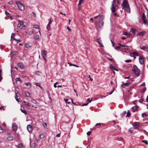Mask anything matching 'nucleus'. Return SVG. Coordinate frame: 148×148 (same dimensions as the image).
<instances>
[{"label":"nucleus","instance_id":"4468645a","mask_svg":"<svg viewBox=\"0 0 148 148\" xmlns=\"http://www.w3.org/2000/svg\"><path fill=\"white\" fill-rule=\"evenodd\" d=\"M48 20L49 21V22L48 25H47V26L46 28L47 30H50V25H51V23L52 22V21L51 19V18L48 19Z\"/></svg>","mask_w":148,"mask_h":148},{"label":"nucleus","instance_id":"4be33fe9","mask_svg":"<svg viewBox=\"0 0 148 148\" xmlns=\"http://www.w3.org/2000/svg\"><path fill=\"white\" fill-rule=\"evenodd\" d=\"M129 83H130V82H127V83H124L122 84V87L124 88L125 87V86H127L129 84Z\"/></svg>","mask_w":148,"mask_h":148},{"label":"nucleus","instance_id":"13d9d810","mask_svg":"<svg viewBox=\"0 0 148 148\" xmlns=\"http://www.w3.org/2000/svg\"><path fill=\"white\" fill-rule=\"evenodd\" d=\"M91 132V131H88L87 132V134L88 135H90Z\"/></svg>","mask_w":148,"mask_h":148},{"label":"nucleus","instance_id":"7ed1b4c3","mask_svg":"<svg viewBox=\"0 0 148 148\" xmlns=\"http://www.w3.org/2000/svg\"><path fill=\"white\" fill-rule=\"evenodd\" d=\"M16 3L20 10H24V6L21 2L18 1H16Z\"/></svg>","mask_w":148,"mask_h":148},{"label":"nucleus","instance_id":"473e14b6","mask_svg":"<svg viewBox=\"0 0 148 148\" xmlns=\"http://www.w3.org/2000/svg\"><path fill=\"white\" fill-rule=\"evenodd\" d=\"M119 45V46L115 47V49L116 50H117L120 49L121 50V45Z\"/></svg>","mask_w":148,"mask_h":148},{"label":"nucleus","instance_id":"3c124183","mask_svg":"<svg viewBox=\"0 0 148 148\" xmlns=\"http://www.w3.org/2000/svg\"><path fill=\"white\" fill-rule=\"evenodd\" d=\"M13 39H14V40H16V41H20V42H21V41L19 39H18H18H16V38H13Z\"/></svg>","mask_w":148,"mask_h":148},{"label":"nucleus","instance_id":"680f3d73","mask_svg":"<svg viewBox=\"0 0 148 148\" xmlns=\"http://www.w3.org/2000/svg\"><path fill=\"white\" fill-rule=\"evenodd\" d=\"M103 124V123L101 124L100 123H97L95 124V126H98V125H101Z\"/></svg>","mask_w":148,"mask_h":148},{"label":"nucleus","instance_id":"79ce46f5","mask_svg":"<svg viewBox=\"0 0 148 148\" xmlns=\"http://www.w3.org/2000/svg\"><path fill=\"white\" fill-rule=\"evenodd\" d=\"M15 81L16 82H17L18 81H20V82H21V79L19 78H16L15 79Z\"/></svg>","mask_w":148,"mask_h":148},{"label":"nucleus","instance_id":"72a5a7b5","mask_svg":"<svg viewBox=\"0 0 148 148\" xmlns=\"http://www.w3.org/2000/svg\"><path fill=\"white\" fill-rule=\"evenodd\" d=\"M64 100L65 101V102L68 104H69L71 103L70 101H69V100L67 99H64Z\"/></svg>","mask_w":148,"mask_h":148},{"label":"nucleus","instance_id":"58836bf2","mask_svg":"<svg viewBox=\"0 0 148 148\" xmlns=\"http://www.w3.org/2000/svg\"><path fill=\"white\" fill-rule=\"evenodd\" d=\"M47 94L48 95V96H49V99H50V100L51 101H52V99L50 96V94L49 93V92L48 91H47Z\"/></svg>","mask_w":148,"mask_h":148},{"label":"nucleus","instance_id":"69168bd1","mask_svg":"<svg viewBox=\"0 0 148 148\" xmlns=\"http://www.w3.org/2000/svg\"><path fill=\"white\" fill-rule=\"evenodd\" d=\"M87 101L88 102V103H89L91 101V99H90V100L89 99H88L87 100Z\"/></svg>","mask_w":148,"mask_h":148},{"label":"nucleus","instance_id":"9b49d317","mask_svg":"<svg viewBox=\"0 0 148 148\" xmlns=\"http://www.w3.org/2000/svg\"><path fill=\"white\" fill-rule=\"evenodd\" d=\"M122 5L123 8H124L129 5L128 2L127 0H123V2Z\"/></svg>","mask_w":148,"mask_h":148},{"label":"nucleus","instance_id":"2eb2a0df","mask_svg":"<svg viewBox=\"0 0 148 148\" xmlns=\"http://www.w3.org/2000/svg\"><path fill=\"white\" fill-rule=\"evenodd\" d=\"M27 129L29 132H31L32 131V127L30 125H28L27 126Z\"/></svg>","mask_w":148,"mask_h":148},{"label":"nucleus","instance_id":"9d476101","mask_svg":"<svg viewBox=\"0 0 148 148\" xmlns=\"http://www.w3.org/2000/svg\"><path fill=\"white\" fill-rule=\"evenodd\" d=\"M139 60L140 63L141 64H143L144 62V58L143 56H139Z\"/></svg>","mask_w":148,"mask_h":148},{"label":"nucleus","instance_id":"4d7b16f0","mask_svg":"<svg viewBox=\"0 0 148 148\" xmlns=\"http://www.w3.org/2000/svg\"><path fill=\"white\" fill-rule=\"evenodd\" d=\"M5 14H6V15L9 16V13H8V12H7L6 11H5Z\"/></svg>","mask_w":148,"mask_h":148},{"label":"nucleus","instance_id":"412c9836","mask_svg":"<svg viewBox=\"0 0 148 148\" xmlns=\"http://www.w3.org/2000/svg\"><path fill=\"white\" fill-rule=\"evenodd\" d=\"M123 34L124 35L126 36L128 38L130 37V34L126 32H123Z\"/></svg>","mask_w":148,"mask_h":148},{"label":"nucleus","instance_id":"f03ea898","mask_svg":"<svg viewBox=\"0 0 148 148\" xmlns=\"http://www.w3.org/2000/svg\"><path fill=\"white\" fill-rule=\"evenodd\" d=\"M137 77L139 76L140 74V71L139 69L135 65L133 66V69L132 70Z\"/></svg>","mask_w":148,"mask_h":148},{"label":"nucleus","instance_id":"c03bdc74","mask_svg":"<svg viewBox=\"0 0 148 148\" xmlns=\"http://www.w3.org/2000/svg\"><path fill=\"white\" fill-rule=\"evenodd\" d=\"M13 3L12 1H10L8 3L10 5H12Z\"/></svg>","mask_w":148,"mask_h":148},{"label":"nucleus","instance_id":"6e6552de","mask_svg":"<svg viewBox=\"0 0 148 148\" xmlns=\"http://www.w3.org/2000/svg\"><path fill=\"white\" fill-rule=\"evenodd\" d=\"M41 54L43 59L45 61H46L47 52L44 50L41 51Z\"/></svg>","mask_w":148,"mask_h":148},{"label":"nucleus","instance_id":"dca6fc26","mask_svg":"<svg viewBox=\"0 0 148 148\" xmlns=\"http://www.w3.org/2000/svg\"><path fill=\"white\" fill-rule=\"evenodd\" d=\"M127 11V12L129 13H130V8L129 5L127 7H126L124 8Z\"/></svg>","mask_w":148,"mask_h":148},{"label":"nucleus","instance_id":"e2e57ef3","mask_svg":"<svg viewBox=\"0 0 148 148\" xmlns=\"http://www.w3.org/2000/svg\"><path fill=\"white\" fill-rule=\"evenodd\" d=\"M125 62H130V61H131V60H125Z\"/></svg>","mask_w":148,"mask_h":148},{"label":"nucleus","instance_id":"f704fd0d","mask_svg":"<svg viewBox=\"0 0 148 148\" xmlns=\"http://www.w3.org/2000/svg\"><path fill=\"white\" fill-rule=\"evenodd\" d=\"M23 102L25 103L24 104L25 106H29L30 105L29 103L25 102V101H24Z\"/></svg>","mask_w":148,"mask_h":148},{"label":"nucleus","instance_id":"a878e982","mask_svg":"<svg viewBox=\"0 0 148 148\" xmlns=\"http://www.w3.org/2000/svg\"><path fill=\"white\" fill-rule=\"evenodd\" d=\"M31 47V46L28 44H26L25 45V47L26 48H29Z\"/></svg>","mask_w":148,"mask_h":148},{"label":"nucleus","instance_id":"f257e3e1","mask_svg":"<svg viewBox=\"0 0 148 148\" xmlns=\"http://www.w3.org/2000/svg\"><path fill=\"white\" fill-rule=\"evenodd\" d=\"M121 0H113L112 2L111 7V9L112 12H115V7L120 4Z\"/></svg>","mask_w":148,"mask_h":148},{"label":"nucleus","instance_id":"052dcab7","mask_svg":"<svg viewBox=\"0 0 148 148\" xmlns=\"http://www.w3.org/2000/svg\"><path fill=\"white\" fill-rule=\"evenodd\" d=\"M3 129L1 127V126H0V132H3Z\"/></svg>","mask_w":148,"mask_h":148},{"label":"nucleus","instance_id":"a211bd4d","mask_svg":"<svg viewBox=\"0 0 148 148\" xmlns=\"http://www.w3.org/2000/svg\"><path fill=\"white\" fill-rule=\"evenodd\" d=\"M136 32V30L135 29H130V34L132 35V34L131 33H132L133 34V35H134L135 34V33Z\"/></svg>","mask_w":148,"mask_h":148},{"label":"nucleus","instance_id":"b1692460","mask_svg":"<svg viewBox=\"0 0 148 148\" xmlns=\"http://www.w3.org/2000/svg\"><path fill=\"white\" fill-rule=\"evenodd\" d=\"M7 140L9 141H11L13 140V138L11 136H9L7 137Z\"/></svg>","mask_w":148,"mask_h":148},{"label":"nucleus","instance_id":"aec40b11","mask_svg":"<svg viewBox=\"0 0 148 148\" xmlns=\"http://www.w3.org/2000/svg\"><path fill=\"white\" fill-rule=\"evenodd\" d=\"M17 65L19 67L20 69H22L23 68V66L22 63L21 62L19 63Z\"/></svg>","mask_w":148,"mask_h":148},{"label":"nucleus","instance_id":"5701e85b","mask_svg":"<svg viewBox=\"0 0 148 148\" xmlns=\"http://www.w3.org/2000/svg\"><path fill=\"white\" fill-rule=\"evenodd\" d=\"M17 93L15 91V99L17 101L19 102V99H18V98H17Z\"/></svg>","mask_w":148,"mask_h":148},{"label":"nucleus","instance_id":"0eeeda50","mask_svg":"<svg viewBox=\"0 0 148 148\" xmlns=\"http://www.w3.org/2000/svg\"><path fill=\"white\" fill-rule=\"evenodd\" d=\"M18 22L19 23H18L17 25V27H19L20 29H21L23 27L25 26L24 23H25L24 22H23L22 21L18 20Z\"/></svg>","mask_w":148,"mask_h":148},{"label":"nucleus","instance_id":"ddd939ff","mask_svg":"<svg viewBox=\"0 0 148 148\" xmlns=\"http://www.w3.org/2000/svg\"><path fill=\"white\" fill-rule=\"evenodd\" d=\"M130 55L131 57L134 58V60H135L136 58V56H138V53L135 52L130 53Z\"/></svg>","mask_w":148,"mask_h":148},{"label":"nucleus","instance_id":"4c0bfd02","mask_svg":"<svg viewBox=\"0 0 148 148\" xmlns=\"http://www.w3.org/2000/svg\"><path fill=\"white\" fill-rule=\"evenodd\" d=\"M81 3L79 2V3L78 4V10H80Z\"/></svg>","mask_w":148,"mask_h":148},{"label":"nucleus","instance_id":"1a4fd4ad","mask_svg":"<svg viewBox=\"0 0 148 148\" xmlns=\"http://www.w3.org/2000/svg\"><path fill=\"white\" fill-rule=\"evenodd\" d=\"M12 127L13 130L14 132H16L18 128V126L16 123H13L12 124Z\"/></svg>","mask_w":148,"mask_h":148},{"label":"nucleus","instance_id":"37998d69","mask_svg":"<svg viewBox=\"0 0 148 148\" xmlns=\"http://www.w3.org/2000/svg\"><path fill=\"white\" fill-rule=\"evenodd\" d=\"M25 95L26 97H29L30 95V94L28 92H26L25 93Z\"/></svg>","mask_w":148,"mask_h":148},{"label":"nucleus","instance_id":"7c9ffc66","mask_svg":"<svg viewBox=\"0 0 148 148\" xmlns=\"http://www.w3.org/2000/svg\"><path fill=\"white\" fill-rule=\"evenodd\" d=\"M68 64H69V66H74L75 67H79V66H77V65H75V64H71L70 63H68Z\"/></svg>","mask_w":148,"mask_h":148},{"label":"nucleus","instance_id":"c756f323","mask_svg":"<svg viewBox=\"0 0 148 148\" xmlns=\"http://www.w3.org/2000/svg\"><path fill=\"white\" fill-rule=\"evenodd\" d=\"M42 125L43 126H44V127L45 129H47V125L46 123L43 122L42 123Z\"/></svg>","mask_w":148,"mask_h":148},{"label":"nucleus","instance_id":"de8ad7c7","mask_svg":"<svg viewBox=\"0 0 148 148\" xmlns=\"http://www.w3.org/2000/svg\"><path fill=\"white\" fill-rule=\"evenodd\" d=\"M31 101L34 104H36V101L35 100L33 99L31 100Z\"/></svg>","mask_w":148,"mask_h":148},{"label":"nucleus","instance_id":"bf43d9fd","mask_svg":"<svg viewBox=\"0 0 148 148\" xmlns=\"http://www.w3.org/2000/svg\"><path fill=\"white\" fill-rule=\"evenodd\" d=\"M143 101V99H140L139 100V102L140 103H142Z\"/></svg>","mask_w":148,"mask_h":148},{"label":"nucleus","instance_id":"2f4dec72","mask_svg":"<svg viewBox=\"0 0 148 148\" xmlns=\"http://www.w3.org/2000/svg\"><path fill=\"white\" fill-rule=\"evenodd\" d=\"M147 48L146 46H143L142 47H140V49L143 50H145L146 49H147Z\"/></svg>","mask_w":148,"mask_h":148},{"label":"nucleus","instance_id":"cd10ccee","mask_svg":"<svg viewBox=\"0 0 148 148\" xmlns=\"http://www.w3.org/2000/svg\"><path fill=\"white\" fill-rule=\"evenodd\" d=\"M146 32L145 31H143L142 32L140 33H139L138 34V35L140 36H143V35Z\"/></svg>","mask_w":148,"mask_h":148},{"label":"nucleus","instance_id":"a19ab883","mask_svg":"<svg viewBox=\"0 0 148 148\" xmlns=\"http://www.w3.org/2000/svg\"><path fill=\"white\" fill-rule=\"evenodd\" d=\"M130 114H131L128 111L127 112V114L126 115V117H130Z\"/></svg>","mask_w":148,"mask_h":148},{"label":"nucleus","instance_id":"49530a36","mask_svg":"<svg viewBox=\"0 0 148 148\" xmlns=\"http://www.w3.org/2000/svg\"><path fill=\"white\" fill-rule=\"evenodd\" d=\"M142 142L143 143H144L146 145H147V144H148L147 142V141H146V140H143L142 141Z\"/></svg>","mask_w":148,"mask_h":148},{"label":"nucleus","instance_id":"09e8293b","mask_svg":"<svg viewBox=\"0 0 148 148\" xmlns=\"http://www.w3.org/2000/svg\"><path fill=\"white\" fill-rule=\"evenodd\" d=\"M110 67L111 69H112L113 70V69H114L113 66L112 64L110 65Z\"/></svg>","mask_w":148,"mask_h":148},{"label":"nucleus","instance_id":"8fccbe9b","mask_svg":"<svg viewBox=\"0 0 148 148\" xmlns=\"http://www.w3.org/2000/svg\"><path fill=\"white\" fill-rule=\"evenodd\" d=\"M17 53V52L16 51H14L13 52H11V54L12 55V56L13 55H14L15 54V53Z\"/></svg>","mask_w":148,"mask_h":148},{"label":"nucleus","instance_id":"a18cd8bd","mask_svg":"<svg viewBox=\"0 0 148 148\" xmlns=\"http://www.w3.org/2000/svg\"><path fill=\"white\" fill-rule=\"evenodd\" d=\"M25 84L26 85V86H29L30 87L31 86V84L29 82L25 83Z\"/></svg>","mask_w":148,"mask_h":148},{"label":"nucleus","instance_id":"f8f14e48","mask_svg":"<svg viewBox=\"0 0 148 148\" xmlns=\"http://www.w3.org/2000/svg\"><path fill=\"white\" fill-rule=\"evenodd\" d=\"M140 124L139 123L136 122L133 124V126L135 129H136L138 128Z\"/></svg>","mask_w":148,"mask_h":148},{"label":"nucleus","instance_id":"5fc2aeb1","mask_svg":"<svg viewBox=\"0 0 148 148\" xmlns=\"http://www.w3.org/2000/svg\"><path fill=\"white\" fill-rule=\"evenodd\" d=\"M97 99H98L97 98H91V101H92L96 100Z\"/></svg>","mask_w":148,"mask_h":148},{"label":"nucleus","instance_id":"774afa93","mask_svg":"<svg viewBox=\"0 0 148 148\" xmlns=\"http://www.w3.org/2000/svg\"><path fill=\"white\" fill-rule=\"evenodd\" d=\"M60 133H59L56 135V136L57 137H60Z\"/></svg>","mask_w":148,"mask_h":148},{"label":"nucleus","instance_id":"6ab92c4d","mask_svg":"<svg viewBox=\"0 0 148 148\" xmlns=\"http://www.w3.org/2000/svg\"><path fill=\"white\" fill-rule=\"evenodd\" d=\"M97 41L99 45L101 46V47H103V45L101 43V40H100V38H99L97 40Z\"/></svg>","mask_w":148,"mask_h":148},{"label":"nucleus","instance_id":"6e6d98bb","mask_svg":"<svg viewBox=\"0 0 148 148\" xmlns=\"http://www.w3.org/2000/svg\"><path fill=\"white\" fill-rule=\"evenodd\" d=\"M14 35H15V34H14L13 33H12V34H11V39L12 38H13V37H14Z\"/></svg>","mask_w":148,"mask_h":148},{"label":"nucleus","instance_id":"338daca9","mask_svg":"<svg viewBox=\"0 0 148 148\" xmlns=\"http://www.w3.org/2000/svg\"><path fill=\"white\" fill-rule=\"evenodd\" d=\"M35 85L37 86H38L40 87H41V86H40V84L38 83H36Z\"/></svg>","mask_w":148,"mask_h":148},{"label":"nucleus","instance_id":"864d4df0","mask_svg":"<svg viewBox=\"0 0 148 148\" xmlns=\"http://www.w3.org/2000/svg\"><path fill=\"white\" fill-rule=\"evenodd\" d=\"M146 88L145 87L142 90V92H144L146 90Z\"/></svg>","mask_w":148,"mask_h":148},{"label":"nucleus","instance_id":"423d86ee","mask_svg":"<svg viewBox=\"0 0 148 148\" xmlns=\"http://www.w3.org/2000/svg\"><path fill=\"white\" fill-rule=\"evenodd\" d=\"M143 23L145 25H147L148 22V15L146 17L144 13L143 14Z\"/></svg>","mask_w":148,"mask_h":148},{"label":"nucleus","instance_id":"ea45409f","mask_svg":"<svg viewBox=\"0 0 148 148\" xmlns=\"http://www.w3.org/2000/svg\"><path fill=\"white\" fill-rule=\"evenodd\" d=\"M33 27L37 29L39 28V26L37 25H35L33 26Z\"/></svg>","mask_w":148,"mask_h":148},{"label":"nucleus","instance_id":"f3484780","mask_svg":"<svg viewBox=\"0 0 148 148\" xmlns=\"http://www.w3.org/2000/svg\"><path fill=\"white\" fill-rule=\"evenodd\" d=\"M138 107L137 106H134L132 108L133 112H135L137 110Z\"/></svg>","mask_w":148,"mask_h":148},{"label":"nucleus","instance_id":"603ef678","mask_svg":"<svg viewBox=\"0 0 148 148\" xmlns=\"http://www.w3.org/2000/svg\"><path fill=\"white\" fill-rule=\"evenodd\" d=\"M133 131V128H131L130 129H129V131L131 133H132Z\"/></svg>","mask_w":148,"mask_h":148},{"label":"nucleus","instance_id":"bb28decb","mask_svg":"<svg viewBox=\"0 0 148 148\" xmlns=\"http://www.w3.org/2000/svg\"><path fill=\"white\" fill-rule=\"evenodd\" d=\"M34 38L36 39H39V37L38 35H35L34 36Z\"/></svg>","mask_w":148,"mask_h":148},{"label":"nucleus","instance_id":"393cba45","mask_svg":"<svg viewBox=\"0 0 148 148\" xmlns=\"http://www.w3.org/2000/svg\"><path fill=\"white\" fill-rule=\"evenodd\" d=\"M16 147L17 148H23V145L22 144L20 143L16 145Z\"/></svg>","mask_w":148,"mask_h":148},{"label":"nucleus","instance_id":"0e129e2a","mask_svg":"<svg viewBox=\"0 0 148 148\" xmlns=\"http://www.w3.org/2000/svg\"><path fill=\"white\" fill-rule=\"evenodd\" d=\"M146 116V114L145 113H144L142 114V116L143 117L144 116Z\"/></svg>","mask_w":148,"mask_h":148},{"label":"nucleus","instance_id":"e433bc0d","mask_svg":"<svg viewBox=\"0 0 148 148\" xmlns=\"http://www.w3.org/2000/svg\"><path fill=\"white\" fill-rule=\"evenodd\" d=\"M1 73H2L1 70L0 69V81H1L2 79V77L1 76V75H2Z\"/></svg>","mask_w":148,"mask_h":148},{"label":"nucleus","instance_id":"c85d7f7f","mask_svg":"<svg viewBox=\"0 0 148 148\" xmlns=\"http://www.w3.org/2000/svg\"><path fill=\"white\" fill-rule=\"evenodd\" d=\"M21 110L22 112L24 113L26 115L27 114V112L25 110H23L21 108Z\"/></svg>","mask_w":148,"mask_h":148},{"label":"nucleus","instance_id":"39448f33","mask_svg":"<svg viewBox=\"0 0 148 148\" xmlns=\"http://www.w3.org/2000/svg\"><path fill=\"white\" fill-rule=\"evenodd\" d=\"M119 45H121V50L123 52H127L128 50V46L127 45H122L120 43L118 44Z\"/></svg>","mask_w":148,"mask_h":148},{"label":"nucleus","instance_id":"20e7f679","mask_svg":"<svg viewBox=\"0 0 148 148\" xmlns=\"http://www.w3.org/2000/svg\"><path fill=\"white\" fill-rule=\"evenodd\" d=\"M103 17L102 16H101L99 20L98 26L99 28H101L103 26Z\"/></svg>","mask_w":148,"mask_h":148},{"label":"nucleus","instance_id":"c9c22d12","mask_svg":"<svg viewBox=\"0 0 148 148\" xmlns=\"http://www.w3.org/2000/svg\"><path fill=\"white\" fill-rule=\"evenodd\" d=\"M39 137L40 138H43L44 137V135L43 134H41L39 135Z\"/></svg>","mask_w":148,"mask_h":148}]
</instances>
